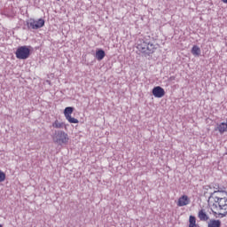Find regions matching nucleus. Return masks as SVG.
I'll list each match as a JSON object with an SVG mask.
<instances>
[{
  "label": "nucleus",
  "mask_w": 227,
  "mask_h": 227,
  "mask_svg": "<svg viewBox=\"0 0 227 227\" xmlns=\"http://www.w3.org/2000/svg\"><path fill=\"white\" fill-rule=\"evenodd\" d=\"M207 203L214 215H217V210H227V197L214 196V193H210Z\"/></svg>",
  "instance_id": "obj_1"
},
{
  "label": "nucleus",
  "mask_w": 227,
  "mask_h": 227,
  "mask_svg": "<svg viewBox=\"0 0 227 227\" xmlns=\"http://www.w3.org/2000/svg\"><path fill=\"white\" fill-rule=\"evenodd\" d=\"M137 51L145 56H150V54H153L155 51H157V47L151 42L139 40L137 45Z\"/></svg>",
  "instance_id": "obj_2"
},
{
  "label": "nucleus",
  "mask_w": 227,
  "mask_h": 227,
  "mask_svg": "<svg viewBox=\"0 0 227 227\" xmlns=\"http://www.w3.org/2000/svg\"><path fill=\"white\" fill-rule=\"evenodd\" d=\"M53 143L57 145H67L68 143V134L63 130H55L51 135Z\"/></svg>",
  "instance_id": "obj_3"
},
{
  "label": "nucleus",
  "mask_w": 227,
  "mask_h": 227,
  "mask_svg": "<svg viewBox=\"0 0 227 227\" xmlns=\"http://www.w3.org/2000/svg\"><path fill=\"white\" fill-rule=\"evenodd\" d=\"M17 59H27L31 56V50L27 46H20L16 51Z\"/></svg>",
  "instance_id": "obj_4"
},
{
  "label": "nucleus",
  "mask_w": 227,
  "mask_h": 227,
  "mask_svg": "<svg viewBox=\"0 0 227 227\" xmlns=\"http://www.w3.org/2000/svg\"><path fill=\"white\" fill-rule=\"evenodd\" d=\"M27 26L28 29H40V27L45 26V20L43 19H39L38 20L30 19L27 21Z\"/></svg>",
  "instance_id": "obj_5"
},
{
  "label": "nucleus",
  "mask_w": 227,
  "mask_h": 227,
  "mask_svg": "<svg viewBox=\"0 0 227 227\" xmlns=\"http://www.w3.org/2000/svg\"><path fill=\"white\" fill-rule=\"evenodd\" d=\"M205 187L207 191H208V189H215V191L210 193V194H214V196H217L215 194H219V193L225 194V196H227V192L225 191L226 188L224 186L220 187L219 184H211Z\"/></svg>",
  "instance_id": "obj_6"
},
{
  "label": "nucleus",
  "mask_w": 227,
  "mask_h": 227,
  "mask_svg": "<svg viewBox=\"0 0 227 227\" xmlns=\"http://www.w3.org/2000/svg\"><path fill=\"white\" fill-rule=\"evenodd\" d=\"M72 113H74V107L72 106H67L64 110V116L69 123H79V120L72 117Z\"/></svg>",
  "instance_id": "obj_7"
},
{
  "label": "nucleus",
  "mask_w": 227,
  "mask_h": 227,
  "mask_svg": "<svg viewBox=\"0 0 227 227\" xmlns=\"http://www.w3.org/2000/svg\"><path fill=\"white\" fill-rule=\"evenodd\" d=\"M153 95L156 98H162L166 95V91L160 86H156L153 89Z\"/></svg>",
  "instance_id": "obj_8"
},
{
  "label": "nucleus",
  "mask_w": 227,
  "mask_h": 227,
  "mask_svg": "<svg viewBox=\"0 0 227 227\" xmlns=\"http://www.w3.org/2000/svg\"><path fill=\"white\" fill-rule=\"evenodd\" d=\"M191 203V200L187 195H183L178 199L177 207H185Z\"/></svg>",
  "instance_id": "obj_9"
},
{
  "label": "nucleus",
  "mask_w": 227,
  "mask_h": 227,
  "mask_svg": "<svg viewBox=\"0 0 227 227\" xmlns=\"http://www.w3.org/2000/svg\"><path fill=\"white\" fill-rule=\"evenodd\" d=\"M215 130H218L220 134H224V132H227V121L217 124Z\"/></svg>",
  "instance_id": "obj_10"
},
{
  "label": "nucleus",
  "mask_w": 227,
  "mask_h": 227,
  "mask_svg": "<svg viewBox=\"0 0 227 227\" xmlns=\"http://www.w3.org/2000/svg\"><path fill=\"white\" fill-rule=\"evenodd\" d=\"M198 217L200 221H208L210 217H208V215L205 212V209H201L199 211Z\"/></svg>",
  "instance_id": "obj_11"
},
{
  "label": "nucleus",
  "mask_w": 227,
  "mask_h": 227,
  "mask_svg": "<svg viewBox=\"0 0 227 227\" xmlns=\"http://www.w3.org/2000/svg\"><path fill=\"white\" fill-rule=\"evenodd\" d=\"M106 58V51L104 50H98L96 51V59L98 61H102Z\"/></svg>",
  "instance_id": "obj_12"
},
{
  "label": "nucleus",
  "mask_w": 227,
  "mask_h": 227,
  "mask_svg": "<svg viewBox=\"0 0 227 227\" xmlns=\"http://www.w3.org/2000/svg\"><path fill=\"white\" fill-rule=\"evenodd\" d=\"M51 127L53 129H66L67 126L65 125V122H60L59 121L56 120L52 122Z\"/></svg>",
  "instance_id": "obj_13"
},
{
  "label": "nucleus",
  "mask_w": 227,
  "mask_h": 227,
  "mask_svg": "<svg viewBox=\"0 0 227 227\" xmlns=\"http://www.w3.org/2000/svg\"><path fill=\"white\" fill-rule=\"evenodd\" d=\"M207 227H221V220L211 219L207 223Z\"/></svg>",
  "instance_id": "obj_14"
},
{
  "label": "nucleus",
  "mask_w": 227,
  "mask_h": 227,
  "mask_svg": "<svg viewBox=\"0 0 227 227\" xmlns=\"http://www.w3.org/2000/svg\"><path fill=\"white\" fill-rule=\"evenodd\" d=\"M192 54L195 57H199L201 55V49L198 45H194L192 48Z\"/></svg>",
  "instance_id": "obj_15"
},
{
  "label": "nucleus",
  "mask_w": 227,
  "mask_h": 227,
  "mask_svg": "<svg viewBox=\"0 0 227 227\" xmlns=\"http://www.w3.org/2000/svg\"><path fill=\"white\" fill-rule=\"evenodd\" d=\"M189 227H198L196 224V216L190 215L189 217Z\"/></svg>",
  "instance_id": "obj_16"
},
{
  "label": "nucleus",
  "mask_w": 227,
  "mask_h": 227,
  "mask_svg": "<svg viewBox=\"0 0 227 227\" xmlns=\"http://www.w3.org/2000/svg\"><path fill=\"white\" fill-rule=\"evenodd\" d=\"M6 180V174L0 170V182H4Z\"/></svg>",
  "instance_id": "obj_17"
},
{
  "label": "nucleus",
  "mask_w": 227,
  "mask_h": 227,
  "mask_svg": "<svg viewBox=\"0 0 227 227\" xmlns=\"http://www.w3.org/2000/svg\"><path fill=\"white\" fill-rule=\"evenodd\" d=\"M218 215H219L221 218L226 217V215H227V210H224L223 213H219Z\"/></svg>",
  "instance_id": "obj_18"
},
{
  "label": "nucleus",
  "mask_w": 227,
  "mask_h": 227,
  "mask_svg": "<svg viewBox=\"0 0 227 227\" xmlns=\"http://www.w3.org/2000/svg\"><path fill=\"white\" fill-rule=\"evenodd\" d=\"M168 80L169 81H175V76H170Z\"/></svg>",
  "instance_id": "obj_19"
},
{
  "label": "nucleus",
  "mask_w": 227,
  "mask_h": 227,
  "mask_svg": "<svg viewBox=\"0 0 227 227\" xmlns=\"http://www.w3.org/2000/svg\"><path fill=\"white\" fill-rule=\"evenodd\" d=\"M223 3H224L225 4H227V0H222Z\"/></svg>",
  "instance_id": "obj_20"
},
{
  "label": "nucleus",
  "mask_w": 227,
  "mask_h": 227,
  "mask_svg": "<svg viewBox=\"0 0 227 227\" xmlns=\"http://www.w3.org/2000/svg\"><path fill=\"white\" fill-rule=\"evenodd\" d=\"M206 195H207V192L204 193V196H206Z\"/></svg>",
  "instance_id": "obj_21"
},
{
  "label": "nucleus",
  "mask_w": 227,
  "mask_h": 227,
  "mask_svg": "<svg viewBox=\"0 0 227 227\" xmlns=\"http://www.w3.org/2000/svg\"><path fill=\"white\" fill-rule=\"evenodd\" d=\"M0 227H3V224H0Z\"/></svg>",
  "instance_id": "obj_22"
}]
</instances>
